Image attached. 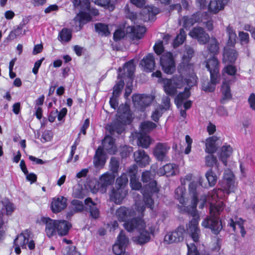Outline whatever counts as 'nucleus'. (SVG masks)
Masks as SVG:
<instances>
[{
	"instance_id": "9d476101",
	"label": "nucleus",
	"mask_w": 255,
	"mask_h": 255,
	"mask_svg": "<svg viewBox=\"0 0 255 255\" xmlns=\"http://www.w3.org/2000/svg\"><path fill=\"white\" fill-rule=\"evenodd\" d=\"M14 209L15 207L14 205L7 199H4L0 202V229L2 228L7 222L5 216L10 215ZM5 237V231L0 230V243L4 240Z\"/></svg>"
},
{
	"instance_id": "f704fd0d",
	"label": "nucleus",
	"mask_w": 255,
	"mask_h": 255,
	"mask_svg": "<svg viewBox=\"0 0 255 255\" xmlns=\"http://www.w3.org/2000/svg\"><path fill=\"white\" fill-rule=\"evenodd\" d=\"M223 178L229 189H232L235 186V177L230 169H227L225 170Z\"/></svg>"
},
{
	"instance_id": "20e7f679",
	"label": "nucleus",
	"mask_w": 255,
	"mask_h": 255,
	"mask_svg": "<svg viewBox=\"0 0 255 255\" xmlns=\"http://www.w3.org/2000/svg\"><path fill=\"white\" fill-rule=\"evenodd\" d=\"M132 119L129 106L127 104H122L117 111L116 121L108 125L107 129L112 135L116 132L120 134L125 130V126L132 122Z\"/></svg>"
},
{
	"instance_id": "ddd939ff",
	"label": "nucleus",
	"mask_w": 255,
	"mask_h": 255,
	"mask_svg": "<svg viewBox=\"0 0 255 255\" xmlns=\"http://www.w3.org/2000/svg\"><path fill=\"white\" fill-rule=\"evenodd\" d=\"M192 178V174H188L184 177H182L180 179L181 186L179 187L180 191H186V184L189 182L188 185L189 191H198L201 190L202 188H207V185L205 184L203 185L202 183L201 180L200 179L199 181H191Z\"/></svg>"
},
{
	"instance_id": "58836bf2",
	"label": "nucleus",
	"mask_w": 255,
	"mask_h": 255,
	"mask_svg": "<svg viewBox=\"0 0 255 255\" xmlns=\"http://www.w3.org/2000/svg\"><path fill=\"white\" fill-rule=\"evenodd\" d=\"M151 142V138L149 136L146 134H140V136L138 137V145L143 148H148Z\"/></svg>"
},
{
	"instance_id": "2f4dec72",
	"label": "nucleus",
	"mask_w": 255,
	"mask_h": 255,
	"mask_svg": "<svg viewBox=\"0 0 255 255\" xmlns=\"http://www.w3.org/2000/svg\"><path fill=\"white\" fill-rule=\"evenodd\" d=\"M106 162V159L104 151L101 147H99L96 150L94 159V164L96 168H102Z\"/></svg>"
},
{
	"instance_id": "1a4fd4ad",
	"label": "nucleus",
	"mask_w": 255,
	"mask_h": 255,
	"mask_svg": "<svg viewBox=\"0 0 255 255\" xmlns=\"http://www.w3.org/2000/svg\"><path fill=\"white\" fill-rule=\"evenodd\" d=\"M135 70V66L132 60L126 63L123 68H119L118 70L119 78H125L126 76L128 79L125 89V97L127 98L132 92V82L133 74Z\"/></svg>"
},
{
	"instance_id": "4c0bfd02",
	"label": "nucleus",
	"mask_w": 255,
	"mask_h": 255,
	"mask_svg": "<svg viewBox=\"0 0 255 255\" xmlns=\"http://www.w3.org/2000/svg\"><path fill=\"white\" fill-rule=\"evenodd\" d=\"M196 22L195 15L190 17L185 16L179 20L180 24H182L183 27L186 29L192 26Z\"/></svg>"
},
{
	"instance_id": "f8f14e48",
	"label": "nucleus",
	"mask_w": 255,
	"mask_h": 255,
	"mask_svg": "<svg viewBox=\"0 0 255 255\" xmlns=\"http://www.w3.org/2000/svg\"><path fill=\"white\" fill-rule=\"evenodd\" d=\"M31 234L29 230H26L20 234L18 235L17 238L14 241L15 246V252L16 254H19L21 253L20 247L22 249H26L27 246L29 250H33L35 248L34 242L30 240Z\"/></svg>"
},
{
	"instance_id": "c85d7f7f",
	"label": "nucleus",
	"mask_w": 255,
	"mask_h": 255,
	"mask_svg": "<svg viewBox=\"0 0 255 255\" xmlns=\"http://www.w3.org/2000/svg\"><path fill=\"white\" fill-rule=\"evenodd\" d=\"M237 56V52L235 49L228 47L224 48L223 58V61L224 63H234L236 61Z\"/></svg>"
},
{
	"instance_id": "6ab92c4d",
	"label": "nucleus",
	"mask_w": 255,
	"mask_h": 255,
	"mask_svg": "<svg viewBox=\"0 0 255 255\" xmlns=\"http://www.w3.org/2000/svg\"><path fill=\"white\" fill-rule=\"evenodd\" d=\"M134 161L140 167H144L149 164L150 157L143 150L139 149L133 153Z\"/></svg>"
},
{
	"instance_id": "7c9ffc66",
	"label": "nucleus",
	"mask_w": 255,
	"mask_h": 255,
	"mask_svg": "<svg viewBox=\"0 0 255 255\" xmlns=\"http://www.w3.org/2000/svg\"><path fill=\"white\" fill-rule=\"evenodd\" d=\"M218 139V137L216 136H212L206 139L205 149L206 153L213 154L216 151L217 149L216 142Z\"/></svg>"
},
{
	"instance_id": "a878e982",
	"label": "nucleus",
	"mask_w": 255,
	"mask_h": 255,
	"mask_svg": "<svg viewBox=\"0 0 255 255\" xmlns=\"http://www.w3.org/2000/svg\"><path fill=\"white\" fill-rule=\"evenodd\" d=\"M228 1L229 0H211L208 5V10L214 14L217 13L224 8Z\"/></svg>"
},
{
	"instance_id": "680f3d73",
	"label": "nucleus",
	"mask_w": 255,
	"mask_h": 255,
	"mask_svg": "<svg viewBox=\"0 0 255 255\" xmlns=\"http://www.w3.org/2000/svg\"><path fill=\"white\" fill-rule=\"evenodd\" d=\"M188 247L187 255H199L197 248L194 244H187Z\"/></svg>"
},
{
	"instance_id": "9b49d317",
	"label": "nucleus",
	"mask_w": 255,
	"mask_h": 255,
	"mask_svg": "<svg viewBox=\"0 0 255 255\" xmlns=\"http://www.w3.org/2000/svg\"><path fill=\"white\" fill-rule=\"evenodd\" d=\"M144 226L140 229L138 227H135L134 229H136L138 231V235L135 236L132 238L133 241L138 245H143L148 242L151 238V235H154L157 229L155 225L148 224L146 226L144 222Z\"/></svg>"
},
{
	"instance_id": "37998d69",
	"label": "nucleus",
	"mask_w": 255,
	"mask_h": 255,
	"mask_svg": "<svg viewBox=\"0 0 255 255\" xmlns=\"http://www.w3.org/2000/svg\"><path fill=\"white\" fill-rule=\"evenodd\" d=\"M221 92L223 95V100L229 99L231 98L230 84L227 81H224L221 87Z\"/></svg>"
},
{
	"instance_id": "412c9836",
	"label": "nucleus",
	"mask_w": 255,
	"mask_h": 255,
	"mask_svg": "<svg viewBox=\"0 0 255 255\" xmlns=\"http://www.w3.org/2000/svg\"><path fill=\"white\" fill-rule=\"evenodd\" d=\"M170 149L167 143H158L153 150V155L158 161L163 160Z\"/></svg>"
},
{
	"instance_id": "f257e3e1",
	"label": "nucleus",
	"mask_w": 255,
	"mask_h": 255,
	"mask_svg": "<svg viewBox=\"0 0 255 255\" xmlns=\"http://www.w3.org/2000/svg\"><path fill=\"white\" fill-rule=\"evenodd\" d=\"M199 192H176L175 197L183 205L184 210L190 214L192 219L190 221L187 231L195 242L199 240L200 230L198 227L199 216L197 213L196 206L200 204L199 208H203L208 202L210 205V215L203 220L201 225L205 228L211 230L215 234H218L222 228V224L217 216L223 210L224 203L218 200L217 192H208L206 195H201L199 199Z\"/></svg>"
},
{
	"instance_id": "338daca9",
	"label": "nucleus",
	"mask_w": 255,
	"mask_h": 255,
	"mask_svg": "<svg viewBox=\"0 0 255 255\" xmlns=\"http://www.w3.org/2000/svg\"><path fill=\"white\" fill-rule=\"evenodd\" d=\"M170 98L168 97L165 96L163 97L162 99V103L163 105L162 106H163V108L164 111L169 109L170 104Z\"/></svg>"
},
{
	"instance_id": "c03bdc74",
	"label": "nucleus",
	"mask_w": 255,
	"mask_h": 255,
	"mask_svg": "<svg viewBox=\"0 0 255 255\" xmlns=\"http://www.w3.org/2000/svg\"><path fill=\"white\" fill-rule=\"evenodd\" d=\"M71 37V31L67 28H63L59 33L58 39L62 42H66L70 41Z\"/></svg>"
},
{
	"instance_id": "473e14b6",
	"label": "nucleus",
	"mask_w": 255,
	"mask_h": 255,
	"mask_svg": "<svg viewBox=\"0 0 255 255\" xmlns=\"http://www.w3.org/2000/svg\"><path fill=\"white\" fill-rule=\"evenodd\" d=\"M115 175L106 172L102 174L99 179V184L103 188L112 185L115 179Z\"/></svg>"
},
{
	"instance_id": "c756f323",
	"label": "nucleus",
	"mask_w": 255,
	"mask_h": 255,
	"mask_svg": "<svg viewBox=\"0 0 255 255\" xmlns=\"http://www.w3.org/2000/svg\"><path fill=\"white\" fill-rule=\"evenodd\" d=\"M232 147L227 144L221 147L218 151L219 158L225 166L227 165V158L232 154Z\"/></svg>"
},
{
	"instance_id": "f03ea898",
	"label": "nucleus",
	"mask_w": 255,
	"mask_h": 255,
	"mask_svg": "<svg viewBox=\"0 0 255 255\" xmlns=\"http://www.w3.org/2000/svg\"><path fill=\"white\" fill-rule=\"evenodd\" d=\"M193 54V49L189 46H186L182 57V62L177 68L180 74L174 75L171 79H161L162 73L160 71H156L152 74V77L158 78L159 81L162 82L164 91L169 96H174L177 93V89H181L185 85H187L184 91L179 93L175 99V103L178 108L182 106L183 101L189 97L191 87L197 83V77L193 71V65L189 63Z\"/></svg>"
},
{
	"instance_id": "a211bd4d",
	"label": "nucleus",
	"mask_w": 255,
	"mask_h": 255,
	"mask_svg": "<svg viewBox=\"0 0 255 255\" xmlns=\"http://www.w3.org/2000/svg\"><path fill=\"white\" fill-rule=\"evenodd\" d=\"M204 63L210 72V76L220 77L219 62L215 56H211L205 61Z\"/></svg>"
},
{
	"instance_id": "79ce46f5",
	"label": "nucleus",
	"mask_w": 255,
	"mask_h": 255,
	"mask_svg": "<svg viewBox=\"0 0 255 255\" xmlns=\"http://www.w3.org/2000/svg\"><path fill=\"white\" fill-rule=\"evenodd\" d=\"M95 27L96 32L102 36H107L110 34L108 26L106 24L98 23L95 25Z\"/></svg>"
},
{
	"instance_id": "0e129e2a",
	"label": "nucleus",
	"mask_w": 255,
	"mask_h": 255,
	"mask_svg": "<svg viewBox=\"0 0 255 255\" xmlns=\"http://www.w3.org/2000/svg\"><path fill=\"white\" fill-rule=\"evenodd\" d=\"M52 137V132L50 131H45L43 132L41 136V141L43 142L51 140Z\"/></svg>"
},
{
	"instance_id": "e433bc0d",
	"label": "nucleus",
	"mask_w": 255,
	"mask_h": 255,
	"mask_svg": "<svg viewBox=\"0 0 255 255\" xmlns=\"http://www.w3.org/2000/svg\"><path fill=\"white\" fill-rule=\"evenodd\" d=\"M226 32L228 37V45L233 47L236 42L237 35L235 29L230 25L226 28Z\"/></svg>"
},
{
	"instance_id": "6e6552de",
	"label": "nucleus",
	"mask_w": 255,
	"mask_h": 255,
	"mask_svg": "<svg viewBox=\"0 0 255 255\" xmlns=\"http://www.w3.org/2000/svg\"><path fill=\"white\" fill-rule=\"evenodd\" d=\"M90 0H72L74 7L79 10V13L75 17V20L79 21V25L90 21L91 15L96 16L99 14L98 10L95 8H91Z\"/></svg>"
},
{
	"instance_id": "bb28decb",
	"label": "nucleus",
	"mask_w": 255,
	"mask_h": 255,
	"mask_svg": "<svg viewBox=\"0 0 255 255\" xmlns=\"http://www.w3.org/2000/svg\"><path fill=\"white\" fill-rule=\"evenodd\" d=\"M140 65L146 72H151L155 66L154 57L152 54H148L140 62Z\"/></svg>"
},
{
	"instance_id": "49530a36",
	"label": "nucleus",
	"mask_w": 255,
	"mask_h": 255,
	"mask_svg": "<svg viewBox=\"0 0 255 255\" xmlns=\"http://www.w3.org/2000/svg\"><path fill=\"white\" fill-rule=\"evenodd\" d=\"M126 195V192H111L110 199L116 204H120Z\"/></svg>"
},
{
	"instance_id": "b1692460",
	"label": "nucleus",
	"mask_w": 255,
	"mask_h": 255,
	"mask_svg": "<svg viewBox=\"0 0 255 255\" xmlns=\"http://www.w3.org/2000/svg\"><path fill=\"white\" fill-rule=\"evenodd\" d=\"M179 171L178 165L169 163L160 167L157 171L159 176L166 175L167 176L176 174Z\"/></svg>"
},
{
	"instance_id": "0eeeda50",
	"label": "nucleus",
	"mask_w": 255,
	"mask_h": 255,
	"mask_svg": "<svg viewBox=\"0 0 255 255\" xmlns=\"http://www.w3.org/2000/svg\"><path fill=\"white\" fill-rule=\"evenodd\" d=\"M189 35L192 38L197 39L201 44H205L208 42L207 49L210 53L215 56L219 53V43L215 37H209L208 33L201 27L193 28L189 32Z\"/></svg>"
},
{
	"instance_id": "72a5a7b5",
	"label": "nucleus",
	"mask_w": 255,
	"mask_h": 255,
	"mask_svg": "<svg viewBox=\"0 0 255 255\" xmlns=\"http://www.w3.org/2000/svg\"><path fill=\"white\" fill-rule=\"evenodd\" d=\"M220 77L210 76V82L204 83L202 85V89L207 92H213L216 88V85L219 82Z\"/></svg>"
},
{
	"instance_id": "423d86ee",
	"label": "nucleus",
	"mask_w": 255,
	"mask_h": 255,
	"mask_svg": "<svg viewBox=\"0 0 255 255\" xmlns=\"http://www.w3.org/2000/svg\"><path fill=\"white\" fill-rule=\"evenodd\" d=\"M42 221L46 225L45 232L49 238L57 234L60 236L66 235L71 226L68 222L63 220H56L43 218Z\"/></svg>"
},
{
	"instance_id": "dca6fc26",
	"label": "nucleus",
	"mask_w": 255,
	"mask_h": 255,
	"mask_svg": "<svg viewBox=\"0 0 255 255\" xmlns=\"http://www.w3.org/2000/svg\"><path fill=\"white\" fill-rule=\"evenodd\" d=\"M184 228L182 226L178 227L175 231L168 232L164 237V242L167 244L178 243L183 240L185 234Z\"/></svg>"
},
{
	"instance_id": "7ed1b4c3",
	"label": "nucleus",
	"mask_w": 255,
	"mask_h": 255,
	"mask_svg": "<svg viewBox=\"0 0 255 255\" xmlns=\"http://www.w3.org/2000/svg\"><path fill=\"white\" fill-rule=\"evenodd\" d=\"M141 195H136L133 193L134 198V208H126L121 206L115 213V217L120 222H124V227L128 232H131L135 227L141 229L144 226L142 220L143 212L145 207L153 210L154 201L152 199L155 192H141Z\"/></svg>"
},
{
	"instance_id": "4be33fe9",
	"label": "nucleus",
	"mask_w": 255,
	"mask_h": 255,
	"mask_svg": "<svg viewBox=\"0 0 255 255\" xmlns=\"http://www.w3.org/2000/svg\"><path fill=\"white\" fill-rule=\"evenodd\" d=\"M145 31V28L140 25L128 26L127 28V32L130 34L129 36L132 40L141 38Z\"/></svg>"
},
{
	"instance_id": "4468645a",
	"label": "nucleus",
	"mask_w": 255,
	"mask_h": 255,
	"mask_svg": "<svg viewBox=\"0 0 255 255\" xmlns=\"http://www.w3.org/2000/svg\"><path fill=\"white\" fill-rule=\"evenodd\" d=\"M128 244V239L126 236L123 231H121L118 236L116 242L113 246V251L115 255H129L125 251Z\"/></svg>"
},
{
	"instance_id": "393cba45",
	"label": "nucleus",
	"mask_w": 255,
	"mask_h": 255,
	"mask_svg": "<svg viewBox=\"0 0 255 255\" xmlns=\"http://www.w3.org/2000/svg\"><path fill=\"white\" fill-rule=\"evenodd\" d=\"M67 199L63 196L54 198L51 203V209L54 213H58L65 208Z\"/></svg>"
},
{
	"instance_id": "4d7b16f0",
	"label": "nucleus",
	"mask_w": 255,
	"mask_h": 255,
	"mask_svg": "<svg viewBox=\"0 0 255 255\" xmlns=\"http://www.w3.org/2000/svg\"><path fill=\"white\" fill-rule=\"evenodd\" d=\"M124 11L126 17L130 19L132 21H134L136 19V12L133 11H131L128 5H127L125 7Z\"/></svg>"
},
{
	"instance_id": "6e6d98bb",
	"label": "nucleus",
	"mask_w": 255,
	"mask_h": 255,
	"mask_svg": "<svg viewBox=\"0 0 255 255\" xmlns=\"http://www.w3.org/2000/svg\"><path fill=\"white\" fill-rule=\"evenodd\" d=\"M217 158L213 155L210 154L205 157V163L207 166L213 167L214 165H217Z\"/></svg>"
},
{
	"instance_id": "09e8293b",
	"label": "nucleus",
	"mask_w": 255,
	"mask_h": 255,
	"mask_svg": "<svg viewBox=\"0 0 255 255\" xmlns=\"http://www.w3.org/2000/svg\"><path fill=\"white\" fill-rule=\"evenodd\" d=\"M186 33L183 29H181L180 33L178 34L173 42V46L174 48L179 46L182 44L186 38Z\"/></svg>"
},
{
	"instance_id": "e2e57ef3",
	"label": "nucleus",
	"mask_w": 255,
	"mask_h": 255,
	"mask_svg": "<svg viewBox=\"0 0 255 255\" xmlns=\"http://www.w3.org/2000/svg\"><path fill=\"white\" fill-rule=\"evenodd\" d=\"M137 167L136 165H132L128 167L127 170V173L128 174V175L130 176V179L132 177L135 178L136 177V175L137 173Z\"/></svg>"
},
{
	"instance_id": "5701e85b",
	"label": "nucleus",
	"mask_w": 255,
	"mask_h": 255,
	"mask_svg": "<svg viewBox=\"0 0 255 255\" xmlns=\"http://www.w3.org/2000/svg\"><path fill=\"white\" fill-rule=\"evenodd\" d=\"M103 150H105L110 154H114L117 151L114 139L111 136H106L102 141Z\"/></svg>"
},
{
	"instance_id": "cd10ccee",
	"label": "nucleus",
	"mask_w": 255,
	"mask_h": 255,
	"mask_svg": "<svg viewBox=\"0 0 255 255\" xmlns=\"http://www.w3.org/2000/svg\"><path fill=\"white\" fill-rule=\"evenodd\" d=\"M84 206L83 202L78 200H73L71 202L69 211L67 213V218H70L75 213L84 210Z\"/></svg>"
},
{
	"instance_id": "de8ad7c7",
	"label": "nucleus",
	"mask_w": 255,
	"mask_h": 255,
	"mask_svg": "<svg viewBox=\"0 0 255 255\" xmlns=\"http://www.w3.org/2000/svg\"><path fill=\"white\" fill-rule=\"evenodd\" d=\"M128 182V177L127 173H123L116 180V186L119 189H123Z\"/></svg>"
},
{
	"instance_id": "8fccbe9b",
	"label": "nucleus",
	"mask_w": 255,
	"mask_h": 255,
	"mask_svg": "<svg viewBox=\"0 0 255 255\" xmlns=\"http://www.w3.org/2000/svg\"><path fill=\"white\" fill-rule=\"evenodd\" d=\"M156 127V125L150 121H144L140 126L141 130L143 132H148Z\"/></svg>"
},
{
	"instance_id": "39448f33",
	"label": "nucleus",
	"mask_w": 255,
	"mask_h": 255,
	"mask_svg": "<svg viewBox=\"0 0 255 255\" xmlns=\"http://www.w3.org/2000/svg\"><path fill=\"white\" fill-rule=\"evenodd\" d=\"M153 49L157 55H161L160 58V65L163 71L167 74L173 73L176 69V64L172 53L170 52H164L163 42L161 41L156 42Z\"/></svg>"
},
{
	"instance_id": "f3484780",
	"label": "nucleus",
	"mask_w": 255,
	"mask_h": 255,
	"mask_svg": "<svg viewBox=\"0 0 255 255\" xmlns=\"http://www.w3.org/2000/svg\"><path fill=\"white\" fill-rule=\"evenodd\" d=\"M153 176L149 171H145L142 172L141 180L143 183H146L145 185V191H159L160 188L157 182L152 180Z\"/></svg>"
},
{
	"instance_id": "2eb2a0df",
	"label": "nucleus",
	"mask_w": 255,
	"mask_h": 255,
	"mask_svg": "<svg viewBox=\"0 0 255 255\" xmlns=\"http://www.w3.org/2000/svg\"><path fill=\"white\" fill-rule=\"evenodd\" d=\"M132 102L135 108L141 111L149 106L153 102L154 97L150 95L135 94L132 97Z\"/></svg>"
},
{
	"instance_id": "a19ab883",
	"label": "nucleus",
	"mask_w": 255,
	"mask_h": 255,
	"mask_svg": "<svg viewBox=\"0 0 255 255\" xmlns=\"http://www.w3.org/2000/svg\"><path fill=\"white\" fill-rule=\"evenodd\" d=\"M142 12L145 13L147 15V16L144 19V20H146L147 18L149 19L151 17L158 13L159 9L158 8L154 6L148 5L145 6L142 9Z\"/></svg>"
},
{
	"instance_id": "5fc2aeb1",
	"label": "nucleus",
	"mask_w": 255,
	"mask_h": 255,
	"mask_svg": "<svg viewBox=\"0 0 255 255\" xmlns=\"http://www.w3.org/2000/svg\"><path fill=\"white\" fill-rule=\"evenodd\" d=\"M124 81L123 80H120L114 87L113 95L119 97L124 88Z\"/></svg>"
},
{
	"instance_id": "69168bd1",
	"label": "nucleus",
	"mask_w": 255,
	"mask_h": 255,
	"mask_svg": "<svg viewBox=\"0 0 255 255\" xmlns=\"http://www.w3.org/2000/svg\"><path fill=\"white\" fill-rule=\"evenodd\" d=\"M125 36V32L121 30H116L114 34V39L115 41H118L124 38Z\"/></svg>"
},
{
	"instance_id": "774afa93",
	"label": "nucleus",
	"mask_w": 255,
	"mask_h": 255,
	"mask_svg": "<svg viewBox=\"0 0 255 255\" xmlns=\"http://www.w3.org/2000/svg\"><path fill=\"white\" fill-rule=\"evenodd\" d=\"M248 102L251 109L255 111V94L252 93L249 99Z\"/></svg>"
},
{
	"instance_id": "3c124183",
	"label": "nucleus",
	"mask_w": 255,
	"mask_h": 255,
	"mask_svg": "<svg viewBox=\"0 0 255 255\" xmlns=\"http://www.w3.org/2000/svg\"><path fill=\"white\" fill-rule=\"evenodd\" d=\"M23 26V24H19L18 25H17L13 30L10 32L8 35L9 38L14 39L21 34H24L25 31H23L22 30Z\"/></svg>"
},
{
	"instance_id": "603ef678",
	"label": "nucleus",
	"mask_w": 255,
	"mask_h": 255,
	"mask_svg": "<svg viewBox=\"0 0 255 255\" xmlns=\"http://www.w3.org/2000/svg\"><path fill=\"white\" fill-rule=\"evenodd\" d=\"M120 166V161L115 157H112L111 158L109 167L110 171L113 173V174L117 173L119 171Z\"/></svg>"
},
{
	"instance_id": "864d4df0",
	"label": "nucleus",
	"mask_w": 255,
	"mask_h": 255,
	"mask_svg": "<svg viewBox=\"0 0 255 255\" xmlns=\"http://www.w3.org/2000/svg\"><path fill=\"white\" fill-rule=\"evenodd\" d=\"M163 111V106L158 105L155 108L154 111L152 112L151 115L152 119L155 122H157L159 118L162 116Z\"/></svg>"
},
{
	"instance_id": "aec40b11",
	"label": "nucleus",
	"mask_w": 255,
	"mask_h": 255,
	"mask_svg": "<svg viewBox=\"0 0 255 255\" xmlns=\"http://www.w3.org/2000/svg\"><path fill=\"white\" fill-rule=\"evenodd\" d=\"M86 209L90 213V217L94 219H97L100 216L99 207L96 203L93 201L91 198H87L85 200Z\"/></svg>"
},
{
	"instance_id": "13d9d810",
	"label": "nucleus",
	"mask_w": 255,
	"mask_h": 255,
	"mask_svg": "<svg viewBox=\"0 0 255 255\" xmlns=\"http://www.w3.org/2000/svg\"><path fill=\"white\" fill-rule=\"evenodd\" d=\"M130 185L131 189L134 190H139L142 187L141 183L136 177L130 179Z\"/></svg>"
},
{
	"instance_id": "a18cd8bd",
	"label": "nucleus",
	"mask_w": 255,
	"mask_h": 255,
	"mask_svg": "<svg viewBox=\"0 0 255 255\" xmlns=\"http://www.w3.org/2000/svg\"><path fill=\"white\" fill-rule=\"evenodd\" d=\"M205 176L208 180V185L211 187L214 186L216 183L217 177L212 169H210L206 172Z\"/></svg>"
},
{
	"instance_id": "ea45409f",
	"label": "nucleus",
	"mask_w": 255,
	"mask_h": 255,
	"mask_svg": "<svg viewBox=\"0 0 255 255\" xmlns=\"http://www.w3.org/2000/svg\"><path fill=\"white\" fill-rule=\"evenodd\" d=\"M92 1L96 4L103 6L104 7H108L114 9V5L118 0H92Z\"/></svg>"
},
{
	"instance_id": "c9c22d12",
	"label": "nucleus",
	"mask_w": 255,
	"mask_h": 255,
	"mask_svg": "<svg viewBox=\"0 0 255 255\" xmlns=\"http://www.w3.org/2000/svg\"><path fill=\"white\" fill-rule=\"evenodd\" d=\"M244 221L241 218H236L235 221H234L233 219H231L229 224L234 231L236 230V227L238 226V228L240 229V232L241 233L242 236L244 237L246 234V232L244 229Z\"/></svg>"
},
{
	"instance_id": "052dcab7",
	"label": "nucleus",
	"mask_w": 255,
	"mask_h": 255,
	"mask_svg": "<svg viewBox=\"0 0 255 255\" xmlns=\"http://www.w3.org/2000/svg\"><path fill=\"white\" fill-rule=\"evenodd\" d=\"M236 72H237L236 68L232 65H227L223 69V73H226L228 75H231V76H234L236 74Z\"/></svg>"
},
{
	"instance_id": "bf43d9fd",
	"label": "nucleus",
	"mask_w": 255,
	"mask_h": 255,
	"mask_svg": "<svg viewBox=\"0 0 255 255\" xmlns=\"http://www.w3.org/2000/svg\"><path fill=\"white\" fill-rule=\"evenodd\" d=\"M240 41L242 45H246L249 42V35L248 33L243 31H240L239 33Z\"/></svg>"
}]
</instances>
